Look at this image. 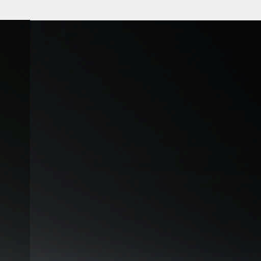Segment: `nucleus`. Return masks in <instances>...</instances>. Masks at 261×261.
<instances>
[{"label": "nucleus", "mask_w": 261, "mask_h": 261, "mask_svg": "<svg viewBox=\"0 0 261 261\" xmlns=\"http://www.w3.org/2000/svg\"><path fill=\"white\" fill-rule=\"evenodd\" d=\"M261 20H246V124H248V31H254L259 29Z\"/></svg>", "instance_id": "nucleus-1"}, {"label": "nucleus", "mask_w": 261, "mask_h": 261, "mask_svg": "<svg viewBox=\"0 0 261 261\" xmlns=\"http://www.w3.org/2000/svg\"><path fill=\"white\" fill-rule=\"evenodd\" d=\"M257 182L259 184V186H258V192H259V193L260 192V181L257 179Z\"/></svg>", "instance_id": "nucleus-2"}, {"label": "nucleus", "mask_w": 261, "mask_h": 261, "mask_svg": "<svg viewBox=\"0 0 261 261\" xmlns=\"http://www.w3.org/2000/svg\"><path fill=\"white\" fill-rule=\"evenodd\" d=\"M256 107H257V109L258 111H261L260 108L258 106H256Z\"/></svg>", "instance_id": "nucleus-3"}]
</instances>
